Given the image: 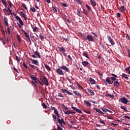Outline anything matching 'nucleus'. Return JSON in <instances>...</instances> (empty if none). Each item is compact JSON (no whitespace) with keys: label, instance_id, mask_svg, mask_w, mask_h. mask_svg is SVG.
Segmentation results:
<instances>
[{"label":"nucleus","instance_id":"f257e3e1","mask_svg":"<svg viewBox=\"0 0 130 130\" xmlns=\"http://www.w3.org/2000/svg\"><path fill=\"white\" fill-rule=\"evenodd\" d=\"M57 121L59 124H60L62 127H63V124L64 125L66 124V122L64 121V120L63 118H61V119L57 118Z\"/></svg>","mask_w":130,"mask_h":130},{"label":"nucleus","instance_id":"f03ea898","mask_svg":"<svg viewBox=\"0 0 130 130\" xmlns=\"http://www.w3.org/2000/svg\"><path fill=\"white\" fill-rule=\"evenodd\" d=\"M120 101L121 103L128 105V100L126 98H121Z\"/></svg>","mask_w":130,"mask_h":130},{"label":"nucleus","instance_id":"7ed1b4c3","mask_svg":"<svg viewBox=\"0 0 130 130\" xmlns=\"http://www.w3.org/2000/svg\"><path fill=\"white\" fill-rule=\"evenodd\" d=\"M30 61L32 63H34L35 65L37 66L38 67L40 66L39 62L37 60H34L32 58L30 59Z\"/></svg>","mask_w":130,"mask_h":130},{"label":"nucleus","instance_id":"20e7f679","mask_svg":"<svg viewBox=\"0 0 130 130\" xmlns=\"http://www.w3.org/2000/svg\"><path fill=\"white\" fill-rule=\"evenodd\" d=\"M56 72L59 75L64 76V73L62 70H61L60 69H56Z\"/></svg>","mask_w":130,"mask_h":130},{"label":"nucleus","instance_id":"39448f33","mask_svg":"<svg viewBox=\"0 0 130 130\" xmlns=\"http://www.w3.org/2000/svg\"><path fill=\"white\" fill-rule=\"evenodd\" d=\"M86 40H88L89 42H94L93 38L90 35H88L87 36H86Z\"/></svg>","mask_w":130,"mask_h":130},{"label":"nucleus","instance_id":"423d86ee","mask_svg":"<svg viewBox=\"0 0 130 130\" xmlns=\"http://www.w3.org/2000/svg\"><path fill=\"white\" fill-rule=\"evenodd\" d=\"M71 108L77 113H82V111L81 110L78 109L75 107L72 106Z\"/></svg>","mask_w":130,"mask_h":130},{"label":"nucleus","instance_id":"0eeeda50","mask_svg":"<svg viewBox=\"0 0 130 130\" xmlns=\"http://www.w3.org/2000/svg\"><path fill=\"white\" fill-rule=\"evenodd\" d=\"M43 81H44L45 84H46V86L49 85V81H48V80L45 76H43Z\"/></svg>","mask_w":130,"mask_h":130},{"label":"nucleus","instance_id":"6e6552de","mask_svg":"<svg viewBox=\"0 0 130 130\" xmlns=\"http://www.w3.org/2000/svg\"><path fill=\"white\" fill-rule=\"evenodd\" d=\"M60 69H61L62 70L65 71L66 72H69L70 71L69 69L65 66H62L61 67H59Z\"/></svg>","mask_w":130,"mask_h":130},{"label":"nucleus","instance_id":"1a4fd4ad","mask_svg":"<svg viewBox=\"0 0 130 130\" xmlns=\"http://www.w3.org/2000/svg\"><path fill=\"white\" fill-rule=\"evenodd\" d=\"M106 81L110 85L113 84V82H111V81L110 80V77H107L106 79V81L104 80V82L106 83Z\"/></svg>","mask_w":130,"mask_h":130},{"label":"nucleus","instance_id":"9d476101","mask_svg":"<svg viewBox=\"0 0 130 130\" xmlns=\"http://www.w3.org/2000/svg\"><path fill=\"white\" fill-rule=\"evenodd\" d=\"M113 85L116 87H119L120 86V83L118 80L113 82Z\"/></svg>","mask_w":130,"mask_h":130},{"label":"nucleus","instance_id":"9b49d317","mask_svg":"<svg viewBox=\"0 0 130 130\" xmlns=\"http://www.w3.org/2000/svg\"><path fill=\"white\" fill-rule=\"evenodd\" d=\"M61 91L63 93H64L66 92L68 94L73 95V93H71L69 91H68L67 89H61Z\"/></svg>","mask_w":130,"mask_h":130},{"label":"nucleus","instance_id":"f8f14e48","mask_svg":"<svg viewBox=\"0 0 130 130\" xmlns=\"http://www.w3.org/2000/svg\"><path fill=\"white\" fill-rule=\"evenodd\" d=\"M81 63L84 67H86L88 65L89 62L87 61H83L81 62Z\"/></svg>","mask_w":130,"mask_h":130},{"label":"nucleus","instance_id":"ddd939ff","mask_svg":"<svg viewBox=\"0 0 130 130\" xmlns=\"http://www.w3.org/2000/svg\"><path fill=\"white\" fill-rule=\"evenodd\" d=\"M89 81L90 82V84H94L96 83V81H95V80H94L91 77L89 78Z\"/></svg>","mask_w":130,"mask_h":130},{"label":"nucleus","instance_id":"4468645a","mask_svg":"<svg viewBox=\"0 0 130 130\" xmlns=\"http://www.w3.org/2000/svg\"><path fill=\"white\" fill-rule=\"evenodd\" d=\"M45 68L48 70V71H52L50 66L46 63L44 64Z\"/></svg>","mask_w":130,"mask_h":130},{"label":"nucleus","instance_id":"2eb2a0df","mask_svg":"<svg viewBox=\"0 0 130 130\" xmlns=\"http://www.w3.org/2000/svg\"><path fill=\"white\" fill-rule=\"evenodd\" d=\"M87 90L88 92L90 93V96H93L95 95V93L91 89H88Z\"/></svg>","mask_w":130,"mask_h":130},{"label":"nucleus","instance_id":"dca6fc26","mask_svg":"<svg viewBox=\"0 0 130 130\" xmlns=\"http://www.w3.org/2000/svg\"><path fill=\"white\" fill-rule=\"evenodd\" d=\"M74 93L77 95L80 98H82V95L81 93H80L77 90H74Z\"/></svg>","mask_w":130,"mask_h":130},{"label":"nucleus","instance_id":"f3484780","mask_svg":"<svg viewBox=\"0 0 130 130\" xmlns=\"http://www.w3.org/2000/svg\"><path fill=\"white\" fill-rule=\"evenodd\" d=\"M8 19L6 17L4 18V22L7 27H8Z\"/></svg>","mask_w":130,"mask_h":130},{"label":"nucleus","instance_id":"a211bd4d","mask_svg":"<svg viewBox=\"0 0 130 130\" xmlns=\"http://www.w3.org/2000/svg\"><path fill=\"white\" fill-rule=\"evenodd\" d=\"M77 14L80 17H82V15L81 14V11L79 9H77Z\"/></svg>","mask_w":130,"mask_h":130},{"label":"nucleus","instance_id":"6ab92c4d","mask_svg":"<svg viewBox=\"0 0 130 130\" xmlns=\"http://www.w3.org/2000/svg\"><path fill=\"white\" fill-rule=\"evenodd\" d=\"M122 77L125 79L126 80H129V78L127 76V75H126L125 73L122 74Z\"/></svg>","mask_w":130,"mask_h":130},{"label":"nucleus","instance_id":"aec40b11","mask_svg":"<svg viewBox=\"0 0 130 130\" xmlns=\"http://www.w3.org/2000/svg\"><path fill=\"white\" fill-rule=\"evenodd\" d=\"M101 47H102V48L104 49V51H107V49L105 45H103L102 44H100Z\"/></svg>","mask_w":130,"mask_h":130},{"label":"nucleus","instance_id":"412c9836","mask_svg":"<svg viewBox=\"0 0 130 130\" xmlns=\"http://www.w3.org/2000/svg\"><path fill=\"white\" fill-rule=\"evenodd\" d=\"M57 98H57V100H61V98H63L64 96H63V95L62 94H61V93H58V94L57 95Z\"/></svg>","mask_w":130,"mask_h":130},{"label":"nucleus","instance_id":"4be33fe9","mask_svg":"<svg viewBox=\"0 0 130 130\" xmlns=\"http://www.w3.org/2000/svg\"><path fill=\"white\" fill-rule=\"evenodd\" d=\"M52 109L54 111V113H55L56 114V115L59 114L58 110L55 107H53Z\"/></svg>","mask_w":130,"mask_h":130},{"label":"nucleus","instance_id":"5701e85b","mask_svg":"<svg viewBox=\"0 0 130 130\" xmlns=\"http://www.w3.org/2000/svg\"><path fill=\"white\" fill-rule=\"evenodd\" d=\"M84 103H85V104L87 105V106L91 107V104L89 102H87V101L85 100L84 101Z\"/></svg>","mask_w":130,"mask_h":130},{"label":"nucleus","instance_id":"b1692460","mask_svg":"<svg viewBox=\"0 0 130 130\" xmlns=\"http://www.w3.org/2000/svg\"><path fill=\"white\" fill-rule=\"evenodd\" d=\"M120 10L121 12H124L126 10V8L124 6H121L120 7Z\"/></svg>","mask_w":130,"mask_h":130},{"label":"nucleus","instance_id":"393cba45","mask_svg":"<svg viewBox=\"0 0 130 130\" xmlns=\"http://www.w3.org/2000/svg\"><path fill=\"white\" fill-rule=\"evenodd\" d=\"M95 111L96 112L100 113L101 114H104V113H103L101 110L97 109L96 108H95Z\"/></svg>","mask_w":130,"mask_h":130},{"label":"nucleus","instance_id":"a878e982","mask_svg":"<svg viewBox=\"0 0 130 130\" xmlns=\"http://www.w3.org/2000/svg\"><path fill=\"white\" fill-rule=\"evenodd\" d=\"M120 108L124 110L125 112H128V111L127 110V109L125 106H121Z\"/></svg>","mask_w":130,"mask_h":130},{"label":"nucleus","instance_id":"bb28decb","mask_svg":"<svg viewBox=\"0 0 130 130\" xmlns=\"http://www.w3.org/2000/svg\"><path fill=\"white\" fill-rule=\"evenodd\" d=\"M35 54L36 55H37V56L39 59H40V58H41V56L40 53H38V51H35Z\"/></svg>","mask_w":130,"mask_h":130},{"label":"nucleus","instance_id":"cd10ccee","mask_svg":"<svg viewBox=\"0 0 130 130\" xmlns=\"http://www.w3.org/2000/svg\"><path fill=\"white\" fill-rule=\"evenodd\" d=\"M74 1L75 3H77V4H78V5H82V3L81 0H74Z\"/></svg>","mask_w":130,"mask_h":130},{"label":"nucleus","instance_id":"c85d7f7f","mask_svg":"<svg viewBox=\"0 0 130 130\" xmlns=\"http://www.w3.org/2000/svg\"><path fill=\"white\" fill-rule=\"evenodd\" d=\"M83 13L86 15V16H88V14H89V11L85 10L83 9Z\"/></svg>","mask_w":130,"mask_h":130},{"label":"nucleus","instance_id":"c756f323","mask_svg":"<svg viewBox=\"0 0 130 130\" xmlns=\"http://www.w3.org/2000/svg\"><path fill=\"white\" fill-rule=\"evenodd\" d=\"M17 40H18L19 43H21V41H22L21 37H20L19 35H17Z\"/></svg>","mask_w":130,"mask_h":130},{"label":"nucleus","instance_id":"7c9ffc66","mask_svg":"<svg viewBox=\"0 0 130 130\" xmlns=\"http://www.w3.org/2000/svg\"><path fill=\"white\" fill-rule=\"evenodd\" d=\"M30 78L34 81L37 80V77H34V75H30Z\"/></svg>","mask_w":130,"mask_h":130},{"label":"nucleus","instance_id":"2f4dec72","mask_svg":"<svg viewBox=\"0 0 130 130\" xmlns=\"http://www.w3.org/2000/svg\"><path fill=\"white\" fill-rule=\"evenodd\" d=\"M22 31H23V32H24V35H25L26 38H29L30 37H29V36L27 35V33L23 29H22Z\"/></svg>","mask_w":130,"mask_h":130},{"label":"nucleus","instance_id":"473e14b6","mask_svg":"<svg viewBox=\"0 0 130 130\" xmlns=\"http://www.w3.org/2000/svg\"><path fill=\"white\" fill-rule=\"evenodd\" d=\"M116 78H118V77H110V79H111V80L112 81V82H113V83H114V81H117Z\"/></svg>","mask_w":130,"mask_h":130},{"label":"nucleus","instance_id":"72a5a7b5","mask_svg":"<svg viewBox=\"0 0 130 130\" xmlns=\"http://www.w3.org/2000/svg\"><path fill=\"white\" fill-rule=\"evenodd\" d=\"M59 51L65 52L66 50L63 47L59 48Z\"/></svg>","mask_w":130,"mask_h":130},{"label":"nucleus","instance_id":"f704fd0d","mask_svg":"<svg viewBox=\"0 0 130 130\" xmlns=\"http://www.w3.org/2000/svg\"><path fill=\"white\" fill-rule=\"evenodd\" d=\"M126 72H128V74L130 75V66L125 69Z\"/></svg>","mask_w":130,"mask_h":130},{"label":"nucleus","instance_id":"c9c22d12","mask_svg":"<svg viewBox=\"0 0 130 130\" xmlns=\"http://www.w3.org/2000/svg\"><path fill=\"white\" fill-rule=\"evenodd\" d=\"M31 28H32L33 29V31L34 32H36L37 31V30L38 29L37 27V26H34V25L33 26H31Z\"/></svg>","mask_w":130,"mask_h":130},{"label":"nucleus","instance_id":"e433bc0d","mask_svg":"<svg viewBox=\"0 0 130 130\" xmlns=\"http://www.w3.org/2000/svg\"><path fill=\"white\" fill-rule=\"evenodd\" d=\"M109 42L110 43H111V44L112 45V46L115 45V42H114V41H113V40H111L109 41Z\"/></svg>","mask_w":130,"mask_h":130},{"label":"nucleus","instance_id":"4c0bfd02","mask_svg":"<svg viewBox=\"0 0 130 130\" xmlns=\"http://www.w3.org/2000/svg\"><path fill=\"white\" fill-rule=\"evenodd\" d=\"M77 86L78 87V88H80L82 91L85 90L83 87L81 85H80L78 83H77Z\"/></svg>","mask_w":130,"mask_h":130},{"label":"nucleus","instance_id":"58836bf2","mask_svg":"<svg viewBox=\"0 0 130 130\" xmlns=\"http://www.w3.org/2000/svg\"><path fill=\"white\" fill-rule=\"evenodd\" d=\"M83 55L87 58L89 59V57L88 56V53L86 52L83 53Z\"/></svg>","mask_w":130,"mask_h":130},{"label":"nucleus","instance_id":"ea45409f","mask_svg":"<svg viewBox=\"0 0 130 130\" xmlns=\"http://www.w3.org/2000/svg\"><path fill=\"white\" fill-rule=\"evenodd\" d=\"M52 10H53V11L54 12L56 13L57 12H58V11L57 10L56 7H54V6H52Z\"/></svg>","mask_w":130,"mask_h":130},{"label":"nucleus","instance_id":"a19ab883","mask_svg":"<svg viewBox=\"0 0 130 130\" xmlns=\"http://www.w3.org/2000/svg\"><path fill=\"white\" fill-rule=\"evenodd\" d=\"M63 112H64L66 114H67V115L71 114V111H63Z\"/></svg>","mask_w":130,"mask_h":130},{"label":"nucleus","instance_id":"79ce46f5","mask_svg":"<svg viewBox=\"0 0 130 130\" xmlns=\"http://www.w3.org/2000/svg\"><path fill=\"white\" fill-rule=\"evenodd\" d=\"M1 1L2 2V3H3V5H4L5 8H6L7 5V4L6 3V1H4V0H2Z\"/></svg>","mask_w":130,"mask_h":130},{"label":"nucleus","instance_id":"37998d69","mask_svg":"<svg viewBox=\"0 0 130 130\" xmlns=\"http://www.w3.org/2000/svg\"><path fill=\"white\" fill-rule=\"evenodd\" d=\"M83 111L84 112H85L86 113H87L88 114H91V112L89 110H84Z\"/></svg>","mask_w":130,"mask_h":130},{"label":"nucleus","instance_id":"c03bdc74","mask_svg":"<svg viewBox=\"0 0 130 130\" xmlns=\"http://www.w3.org/2000/svg\"><path fill=\"white\" fill-rule=\"evenodd\" d=\"M39 37L41 40H42V41H44V39H45L44 37H43L42 35H40Z\"/></svg>","mask_w":130,"mask_h":130},{"label":"nucleus","instance_id":"a18cd8bd","mask_svg":"<svg viewBox=\"0 0 130 130\" xmlns=\"http://www.w3.org/2000/svg\"><path fill=\"white\" fill-rule=\"evenodd\" d=\"M20 15H21L22 17H26V16L24 15V14L23 11H20Z\"/></svg>","mask_w":130,"mask_h":130},{"label":"nucleus","instance_id":"49530a36","mask_svg":"<svg viewBox=\"0 0 130 130\" xmlns=\"http://www.w3.org/2000/svg\"><path fill=\"white\" fill-rule=\"evenodd\" d=\"M31 84H33V86L34 87V88H37V84L35 83V82H34L33 81H31Z\"/></svg>","mask_w":130,"mask_h":130},{"label":"nucleus","instance_id":"de8ad7c7","mask_svg":"<svg viewBox=\"0 0 130 130\" xmlns=\"http://www.w3.org/2000/svg\"><path fill=\"white\" fill-rule=\"evenodd\" d=\"M21 5H22V6H23V7L24 8V9H25V10H28L27 8V7L26 6V5H25V4L22 3V4H21Z\"/></svg>","mask_w":130,"mask_h":130},{"label":"nucleus","instance_id":"09e8293b","mask_svg":"<svg viewBox=\"0 0 130 130\" xmlns=\"http://www.w3.org/2000/svg\"><path fill=\"white\" fill-rule=\"evenodd\" d=\"M85 6H86V8H87V9L88 10V11H91V7H90L88 5H86Z\"/></svg>","mask_w":130,"mask_h":130},{"label":"nucleus","instance_id":"8fccbe9b","mask_svg":"<svg viewBox=\"0 0 130 130\" xmlns=\"http://www.w3.org/2000/svg\"><path fill=\"white\" fill-rule=\"evenodd\" d=\"M15 18L17 21H20L21 20V18H20L18 16H16Z\"/></svg>","mask_w":130,"mask_h":130},{"label":"nucleus","instance_id":"3c124183","mask_svg":"<svg viewBox=\"0 0 130 130\" xmlns=\"http://www.w3.org/2000/svg\"><path fill=\"white\" fill-rule=\"evenodd\" d=\"M42 106L44 108H45V109L47 108V107L46 105L44 103H43L42 104Z\"/></svg>","mask_w":130,"mask_h":130},{"label":"nucleus","instance_id":"603ef678","mask_svg":"<svg viewBox=\"0 0 130 130\" xmlns=\"http://www.w3.org/2000/svg\"><path fill=\"white\" fill-rule=\"evenodd\" d=\"M30 10L31 11H32L33 12H36V9L34 7H32V8H30Z\"/></svg>","mask_w":130,"mask_h":130},{"label":"nucleus","instance_id":"864d4df0","mask_svg":"<svg viewBox=\"0 0 130 130\" xmlns=\"http://www.w3.org/2000/svg\"><path fill=\"white\" fill-rule=\"evenodd\" d=\"M107 39L108 41L112 40V39H111V37L109 35L107 36Z\"/></svg>","mask_w":130,"mask_h":130},{"label":"nucleus","instance_id":"5fc2aeb1","mask_svg":"<svg viewBox=\"0 0 130 130\" xmlns=\"http://www.w3.org/2000/svg\"><path fill=\"white\" fill-rule=\"evenodd\" d=\"M127 55L129 58H130V50L129 49H127Z\"/></svg>","mask_w":130,"mask_h":130},{"label":"nucleus","instance_id":"6e6d98bb","mask_svg":"<svg viewBox=\"0 0 130 130\" xmlns=\"http://www.w3.org/2000/svg\"><path fill=\"white\" fill-rule=\"evenodd\" d=\"M126 39L128 40H130V37L128 36V34H126Z\"/></svg>","mask_w":130,"mask_h":130},{"label":"nucleus","instance_id":"4d7b16f0","mask_svg":"<svg viewBox=\"0 0 130 130\" xmlns=\"http://www.w3.org/2000/svg\"><path fill=\"white\" fill-rule=\"evenodd\" d=\"M61 5H62L63 6H64V7H68V5L66 4V3H61Z\"/></svg>","mask_w":130,"mask_h":130},{"label":"nucleus","instance_id":"13d9d810","mask_svg":"<svg viewBox=\"0 0 130 130\" xmlns=\"http://www.w3.org/2000/svg\"><path fill=\"white\" fill-rule=\"evenodd\" d=\"M19 22L20 25H21V26H23V25H24V24H23V22H22V20H19Z\"/></svg>","mask_w":130,"mask_h":130},{"label":"nucleus","instance_id":"bf43d9fd","mask_svg":"<svg viewBox=\"0 0 130 130\" xmlns=\"http://www.w3.org/2000/svg\"><path fill=\"white\" fill-rule=\"evenodd\" d=\"M57 130H63V128L60 127L58 124H57Z\"/></svg>","mask_w":130,"mask_h":130},{"label":"nucleus","instance_id":"052dcab7","mask_svg":"<svg viewBox=\"0 0 130 130\" xmlns=\"http://www.w3.org/2000/svg\"><path fill=\"white\" fill-rule=\"evenodd\" d=\"M62 39L64 40V41L68 42V38H65L64 37H62Z\"/></svg>","mask_w":130,"mask_h":130},{"label":"nucleus","instance_id":"680f3d73","mask_svg":"<svg viewBox=\"0 0 130 130\" xmlns=\"http://www.w3.org/2000/svg\"><path fill=\"white\" fill-rule=\"evenodd\" d=\"M16 59L17 62H19L20 59H19V57H18L17 56H16Z\"/></svg>","mask_w":130,"mask_h":130},{"label":"nucleus","instance_id":"e2e57ef3","mask_svg":"<svg viewBox=\"0 0 130 130\" xmlns=\"http://www.w3.org/2000/svg\"><path fill=\"white\" fill-rule=\"evenodd\" d=\"M91 6H94V7H95V6H96V3H95V2H94V3H91Z\"/></svg>","mask_w":130,"mask_h":130},{"label":"nucleus","instance_id":"0e129e2a","mask_svg":"<svg viewBox=\"0 0 130 130\" xmlns=\"http://www.w3.org/2000/svg\"><path fill=\"white\" fill-rule=\"evenodd\" d=\"M52 117L54 120H56L57 118L56 115H53Z\"/></svg>","mask_w":130,"mask_h":130},{"label":"nucleus","instance_id":"69168bd1","mask_svg":"<svg viewBox=\"0 0 130 130\" xmlns=\"http://www.w3.org/2000/svg\"><path fill=\"white\" fill-rule=\"evenodd\" d=\"M116 15H117L118 18H120L121 14L120 13H117L116 14Z\"/></svg>","mask_w":130,"mask_h":130},{"label":"nucleus","instance_id":"338daca9","mask_svg":"<svg viewBox=\"0 0 130 130\" xmlns=\"http://www.w3.org/2000/svg\"><path fill=\"white\" fill-rule=\"evenodd\" d=\"M109 97L110 98L113 99V98H114V95L113 94H110L109 96Z\"/></svg>","mask_w":130,"mask_h":130},{"label":"nucleus","instance_id":"774afa93","mask_svg":"<svg viewBox=\"0 0 130 130\" xmlns=\"http://www.w3.org/2000/svg\"><path fill=\"white\" fill-rule=\"evenodd\" d=\"M65 21H66V22H68V23H71L70 21L68 19H67V18H66V19H65Z\"/></svg>","mask_w":130,"mask_h":130}]
</instances>
